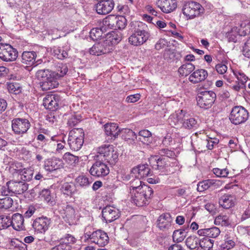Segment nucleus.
Listing matches in <instances>:
<instances>
[{
    "instance_id": "nucleus-14",
    "label": "nucleus",
    "mask_w": 250,
    "mask_h": 250,
    "mask_svg": "<svg viewBox=\"0 0 250 250\" xmlns=\"http://www.w3.org/2000/svg\"><path fill=\"white\" fill-rule=\"evenodd\" d=\"M89 173L96 177H103L109 173V169L107 165L101 160L95 162L89 169Z\"/></svg>"
},
{
    "instance_id": "nucleus-23",
    "label": "nucleus",
    "mask_w": 250,
    "mask_h": 250,
    "mask_svg": "<svg viewBox=\"0 0 250 250\" xmlns=\"http://www.w3.org/2000/svg\"><path fill=\"white\" fill-rule=\"evenodd\" d=\"M150 172V169L147 164L139 165L132 169L131 172L134 174L136 178H143L148 176Z\"/></svg>"
},
{
    "instance_id": "nucleus-39",
    "label": "nucleus",
    "mask_w": 250,
    "mask_h": 250,
    "mask_svg": "<svg viewBox=\"0 0 250 250\" xmlns=\"http://www.w3.org/2000/svg\"><path fill=\"white\" fill-rule=\"evenodd\" d=\"M62 158L66 163L72 166H75L79 162V157L70 152L65 153Z\"/></svg>"
},
{
    "instance_id": "nucleus-50",
    "label": "nucleus",
    "mask_w": 250,
    "mask_h": 250,
    "mask_svg": "<svg viewBox=\"0 0 250 250\" xmlns=\"http://www.w3.org/2000/svg\"><path fill=\"white\" fill-rule=\"evenodd\" d=\"M68 71V68L66 64L59 63L56 66V76L62 77L64 76Z\"/></svg>"
},
{
    "instance_id": "nucleus-8",
    "label": "nucleus",
    "mask_w": 250,
    "mask_h": 250,
    "mask_svg": "<svg viewBox=\"0 0 250 250\" xmlns=\"http://www.w3.org/2000/svg\"><path fill=\"white\" fill-rule=\"evenodd\" d=\"M86 239L91 240L92 243L97 244L100 247H104L108 243L109 238L106 233L97 230L92 233L86 232L84 234Z\"/></svg>"
},
{
    "instance_id": "nucleus-61",
    "label": "nucleus",
    "mask_w": 250,
    "mask_h": 250,
    "mask_svg": "<svg viewBox=\"0 0 250 250\" xmlns=\"http://www.w3.org/2000/svg\"><path fill=\"white\" fill-rule=\"evenodd\" d=\"M213 172L216 176L219 177H227L229 175V170L227 168L220 169L215 168L213 169Z\"/></svg>"
},
{
    "instance_id": "nucleus-20",
    "label": "nucleus",
    "mask_w": 250,
    "mask_h": 250,
    "mask_svg": "<svg viewBox=\"0 0 250 250\" xmlns=\"http://www.w3.org/2000/svg\"><path fill=\"white\" fill-rule=\"evenodd\" d=\"M64 164L62 160L53 157L44 162V167L46 171L52 172L63 167Z\"/></svg>"
},
{
    "instance_id": "nucleus-19",
    "label": "nucleus",
    "mask_w": 250,
    "mask_h": 250,
    "mask_svg": "<svg viewBox=\"0 0 250 250\" xmlns=\"http://www.w3.org/2000/svg\"><path fill=\"white\" fill-rule=\"evenodd\" d=\"M155 4L165 13L172 12L177 6L176 0H156Z\"/></svg>"
},
{
    "instance_id": "nucleus-55",
    "label": "nucleus",
    "mask_w": 250,
    "mask_h": 250,
    "mask_svg": "<svg viewBox=\"0 0 250 250\" xmlns=\"http://www.w3.org/2000/svg\"><path fill=\"white\" fill-rule=\"evenodd\" d=\"M13 199L9 197H6L0 199V208L8 209L11 208L13 205Z\"/></svg>"
},
{
    "instance_id": "nucleus-27",
    "label": "nucleus",
    "mask_w": 250,
    "mask_h": 250,
    "mask_svg": "<svg viewBox=\"0 0 250 250\" xmlns=\"http://www.w3.org/2000/svg\"><path fill=\"white\" fill-rule=\"evenodd\" d=\"M207 76L208 72L206 70L197 69L189 75L188 80L193 83H197L204 81Z\"/></svg>"
},
{
    "instance_id": "nucleus-28",
    "label": "nucleus",
    "mask_w": 250,
    "mask_h": 250,
    "mask_svg": "<svg viewBox=\"0 0 250 250\" xmlns=\"http://www.w3.org/2000/svg\"><path fill=\"white\" fill-rule=\"evenodd\" d=\"M36 57L35 51H24L21 56V62L23 64L30 66L35 63Z\"/></svg>"
},
{
    "instance_id": "nucleus-7",
    "label": "nucleus",
    "mask_w": 250,
    "mask_h": 250,
    "mask_svg": "<svg viewBox=\"0 0 250 250\" xmlns=\"http://www.w3.org/2000/svg\"><path fill=\"white\" fill-rule=\"evenodd\" d=\"M198 105L207 109L211 107L216 99V94L212 91H204L200 92L196 98Z\"/></svg>"
},
{
    "instance_id": "nucleus-1",
    "label": "nucleus",
    "mask_w": 250,
    "mask_h": 250,
    "mask_svg": "<svg viewBox=\"0 0 250 250\" xmlns=\"http://www.w3.org/2000/svg\"><path fill=\"white\" fill-rule=\"evenodd\" d=\"M131 27H133L132 34L128 38L129 42L134 46H140L146 42L150 35L146 30L147 26L144 23L139 21L132 22Z\"/></svg>"
},
{
    "instance_id": "nucleus-43",
    "label": "nucleus",
    "mask_w": 250,
    "mask_h": 250,
    "mask_svg": "<svg viewBox=\"0 0 250 250\" xmlns=\"http://www.w3.org/2000/svg\"><path fill=\"white\" fill-rule=\"evenodd\" d=\"M239 35L245 36L250 34V21H245L241 22L240 27L238 28Z\"/></svg>"
},
{
    "instance_id": "nucleus-10",
    "label": "nucleus",
    "mask_w": 250,
    "mask_h": 250,
    "mask_svg": "<svg viewBox=\"0 0 250 250\" xmlns=\"http://www.w3.org/2000/svg\"><path fill=\"white\" fill-rule=\"evenodd\" d=\"M149 162L153 168L162 170L161 173H160L161 175H168L170 172L174 173L176 170L168 171V166H166L165 158L157 155L151 156L149 158Z\"/></svg>"
},
{
    "instance_id": "nucleus-57",
    "label": "nucleus",
    "mask_w": 250,
    "mask_h": 250,
    "mask_svg": "<svg viewBox=\"0 0 250 250\" xmlns=\"http://www.w3.org/2000/svg\"><path fill=\"white\" fill-rule=\"evenodd\" d=\"M11 225L10 217L9 216L0 215V229H7Z\"/></svg>"
},
{
    "instance_id": "nucleus-44",
    "label": "nucleus",
    "mask_w": 250,
    "mask_h": 250,
    "mask_svg": "<svg viewBox=\"0 0 250 250\" xmlns=\"http://www.w3.org/2000/svg\"><path fill=\"white\" fill-rule=\"evenodd\" d=\"M199 238L195 236L188 237L186 240L187 246L190 250L197 249L199 246Z\"/></svg>"
},
{
    "instance_id": "nucleus-25",
    "label": "nucleus",
    "mask_w": 250,
    "mask_h": 250,
    "mask_svg": "<svg viewBox=\"0 0 250 250\" xmlns=\"http://www.w3.org/2000/svg\"><path fill=\"white\" fill-rule=\"evenodd\" d=\"M10 224L13 228L16 230L25 229L24 218L23 216L18 213L14 214L10 218Z\"/></svg>"
},
{
    "instance_id": "nucleus-60",
    "label": "nucleus",
    "mask_w": 250,
    "mask_h": 250,
    "mask_svg": "<svg viewBox=\"0 0 250 250\" xmlns=\"http://www.w3.org/2000/svg\"><path fill=\"white\" fill-rule=\"evenodd\" d=\"M233 73L234 75L236 77L238 81V82L242 83V84H245L248 80V77H247L245 74L240 71H234L233 70Z\"/></svg>"
},
{
    "instance_id": "nucleus-21",
    "label": "nucleus",
    "mask_w": 250,
    "mask_h": 250,
    "mask_svg": "<svg viewBox=\"0 0 250 250\" xmlns=\"http://www.w3.org/2000/svg\"><path fill=\"white\" fill-rule=\"evenodd\" d=\"M172 218L169 213H164L161 215L157 221V227L161 230H167L171 227Z\"/></svg>"
},
{
    "instance_id": "nucleus-41",
    "label": "nucleus",
    "mask_w": 250,
    "mask_h": 250,
    "mask_svg": "<svg viewBox=\"0 0 250 250\" xmlns=\"http://www.w3.org/2000/svg\"><path fill=\"white\" fill-rule=\"evenodd\" d=\"M18 171L21 179L25 182L30 181L33 178V171L30 168L20 169Z\"/></svg>"
},
{
    "instance_id": "nucleus-22",
    "label": "nucleus",
    "mask_w": 250,
    "mask_h": 250,
    "mask_svg": "<svg viewBox=\"0 0 250 250\" xmlns=\"http://www.w3.org/2000/svg\"><path fill=\"white\" fill-rule=\"evenodd\" d=\"M62 216L64 221L72 225L76 223V211L74 208L71 206L67 205L61 212Z\"/></svg>"
},
{
    "instance_id": "nucleus-34",
    "label": "nucleus",
    "mask_w": 250,
    "mask_h": 250,
    "mask_svg": "<svg viewBox=\"0 0 250 250\" xmlns=\"http://www.w3.org/2000/svg\"><path fill=\"white\" fill-rule=\"evenodd\" d=\"M61 189L63 194L70 197H72L77 192L76 187L73 183H64Z\"/></svg>"
},
{
    "instance_id": "nucleus-53",
    "label": "nucleus",
    "mask_w": 250,
    "mask_h": 250,
    "mask_svg": "<svg viewBox=\"0 0 250 250\" xmlns=\"http://www.w3.org/2000/svg\"><path fill=\"white\" fill-rule=\"evenodd\" d=\"M53 54L55 57L60 60H63L68 57L67 52L60 47H55Z\"/></svg>"
},
{
    "instance_id": "nucleus-26",
    "label": "nucleus",
    "mask_w": 250,
    "mask_h": 250,
    "mask_svg": "<svg viewBox=\"0 0 250 250\" xmlns=\"http://www.w3.org/2000/svg\"><path fill=\"white\" fill-rule=\"evenodd\" d=\"M235 198L231 194H225L219 198V204L224 208L229 209L234 206Z\"/></svg>"
},
{
    "instance_id": "nucleus-56",
    "label": "nucleus",
    "mask_w": 250,
    "mask_h": 250,
    "mask_svg": "<svg viewBox=\"0 0 250 250\" xmlns=\"http://www.w3.org/2000/svg\"><path fill=\"white\" fill-rule=\"evenodd\" d=\"M185 237V232H183L181 230H175L173 233L172 238L174 242H181L184 240Z\"/></svg>"
},
{
    "instance_id": "nucleus-33",
    "label": "nucleus",
    "mask_w": 250,
    "mask_h": 250,
    "mask_svg": "<svg viewBox=\"0 0 250 250\" xmlns=\"http://www.w3.org/2000/svg\"><path fill=\"white\" fill-rule=\"evenodd\" d=\"M214 242L213 240L206 237L199 239L197 250H210L213 247Z\"/></svg>"
},
{
    "instance_id": "nucleus-49",
    "label": "nucleus",
    "mask_w": 250,
    "mask_h": 250,
    "mask_svg": "<svg viewBox=\"0 0 250 250\" xmlns=\"http://www.w3.org/2000/svg\"><path fill=\"white\" fill-rule=\"evenodd\" d=\"M103 35V32L101 28H94L91 30L89 33L90 38L93 41L100 39Z\"/></svg>"
},
{
    "instance_id": "nucleus-40",
    "label": "nucleus",
    "mask_w": 250,
    "mask_h": 250,
    "mask_svg": "<svg viewBox=\"0 0 250 250\" xmlns=\"http://www.w3.org/2000/svg\"><path fill=\"white\" fill-rule=\"evenodd\" d=\"M182 125L185 128L191 129L197 127V121L194 118L191 117L188 118L184 114Z\"/></svg>"
},
{
    "instance_id": "nucleus-52",
    "label": "nucleus",
    "mask_w": 250,
    "mask_h": 250,
    "mask_svg": "<svg viewBox=\"0 0 250 250\" xmlns=\"http://www.w3.org/2000/svg\"><path fill=\"white\" fill-rule=\"evenodd\" d=\"M41 198L47 203L52 204L54 202L53 197H52L51 191L48 189H43L40 193Z\"/></svg>"
},
{
    "instance_id": "nucleus-16",
    "label": "nucleus",
    "mask_w": 250,
    "mask_h": 250,
    "mask_svg": "<svg viewBox=\"0 0 250 250\" xmlns=\"http://www.w3.org/2000/svg\"><path fill=\"white\" fill-rule=\"evenodd\" d=\"M120 215L119 210L113 206H107L102 210V217L106 223H111L116 220Z\"/></svg>"
},
{
    "instance_id": "nucleus-31",
    "label": "nucleus",
    "mask_w": 250,
    "mask_h": 250,
    "mask_svg": "<svg viewBox=\"0 0 250 250\" xmlns=\"http://www.w3.org/2000/svg\"><path fill=\"white\" fill-rule=\"evenodd\" d=\"M138 141L145 145H149L153 141L151 133L146 129L140 131L138 133Z\"/></svg>"
},
{
    "instance_id": "nucleus-58",
    "label": "nucleus",
    "mask_w": 250,
    "mask_h": 250,
    "mask_svg": "<svg viewBox=\"0 0 250 250\" xmlns=\"http://www.w3.org/2000/svg\"><path fill=\"white\" fill-rule=\"evenodd\" d=\"M61 240L62 241V243L70 246H71V245L75 244L77 241V239L70 234H66Z\"/></svg>"
},
{
    "instance_id": "nucleus-42",
    "label": "nucleus",
    "mask_w": 250,
    "mask_h": 250,
    "mask_svg": "<svg viewBox=\"0 0 250 250\" xmlns=\"http://www.w3.org/2000/svg\"><path fill=\"white\" fill-rule=\"evenodd\" d=\"M241 36L239 35L238 28L234 27L226 34V37L229 42H236L238 39Z\"/></svg>"
},
{
    "instance_id": "nucleus-32",
    "label": "nucleus",
    "mask_w": 250,
    "mask_h": 250,
    "mask_svg": "<svg viewBox=\"0 0 250 250\" xmlns=\"http://www.w3.org/2000/svg\"><path fill=\"white\" fill-rule=\"evenodd\" d=\"M183 118V110H181L178 112L171 114L168 119V122L171 126H174L178 125L179 123L182 124Z\"/></svg>"
},
{
    "instance_id": "nucleus-18",
    "label": "nucleus",
    "mask_w": 250,
    "mask_h": 250,
    "mask_svg": "<svg viewBox=\"0 0 250 250\" xmlns=\"http://www.w3.org/2000/svg\"><path fill=\"white\" fill-rule=\"evenodd\" d=\"M50 220L46 217L36 218L32 224V227L37 233L45 232L48 229Z\"/></svg>"
},
{
    "instance_id": "nucleus-54",
    "label": "nucleus",
    "mask_w": 250,
    "mask_h": 250,
    "mask_svg": "<svg viewBox=\"0 0 250 250\" xmlns=\"http://www.w3.org/2000/svg\"><path fill=\"white\" fill-rule=\"evenodd\" d=\"M127 25V20L124 16H116V29H124Z\"/></svg>"
},
{
    "instance_id": "nucleus-4",
    "label": "nucleus",
    "mask_w": 250,
    "mask_h": 250,
    "mask_svg": "<svg viewBox=\"0 0 250 250\" xmlns=\"http://www.w3.org/2000/svg\"><path fill=\"white\" fill-rule=\"evenodd\" d=\"M97 157L102 161L114 165L117 161L118 153L113 145H104L98 148Z\"/></svg>"
},
{
    "instance_id": "nucleus-63",
    "label": "nucleus",
    "mask_w": 250,
    "mask_h": 250,
    "mask_svg": "<svg viewBox=\"0 0 250 250\" xmlns=\"http://www.w3.org/2000/svg\"><path fill=\"white\" fill-rule=\"evenodd\" d=\"M242 51L244 56L250 59V37L244 43Z\"/></svg>"
},
{
    "instance_id": "nucleus-35",
    "label": "nucleus",
    "mask_w": 250,
    "mask_h": 250,
    "mask_svg": "<svg viewBox=\"0 0 250 250\" xmlns=\"http://www.w3.org/2000/svg\"><path fill=\"white\" fill-rule=\"evenodd\" d=\"M195 69V66L190 62L186 63L178 69V72L182 76H187Z\"/></svg>"
},
{
    "instance_id": "nucleus-37",
    "label": "nucleus",
    "mask_w": 250,
    "mask_h": 250,
    "mask_svg": "<svg viewBox=\"0 0 250 250\" xmlns=\"http://www.w3.org/2000/svg\"><path fill=\"white\" fill-rule=\"evenodd\" d=\"M197 142L200 144V146L198 147L199 149H201V151H203V149L206 147L209 150H211L213 148L214 145L217 144V142L216 141H213L212 139H210L209 140H198Z\"/></svg>"
},
{
    "instance_id": "nucleus-11",
    "label": "nucleus",
    "mask_w": 250,
    "mask_h": 250,
    "mask_svg": "<svg viewBox=\"0 0 250 250\" xmlns=\"http://www.w3.org/2000/svg\"><path fill=\"white\" fill-rule=\"evenodd\" d=\"M182 10L183 14L187 18L191 19L200 15L201 11L202 10V6L198 2L188 1L184 4Z\"/></svg>"
},
{
    "instance_id": "nucleus-59",
    "label": "nucleus",
    "mask_w": 250,
    "mask_h": 250,
    "mask_svg": "<svg viewBox=\"0 0 250 250\" xmlns=\"http://www.w3.org/2000/svg\"><path fill=\"white\" fill-rule=\"evenodd\" d=\"M75 180L77 184L83 187L88 186L91 183L88 178L84 175L78 176Z\"/></svg>"
},
{
    "instance_id": "nucleus-17",
    "label": "nucleus",
    "mask_w": 250,
    "mask_h": 250,
    "mask_svg": "<svg viewBox=\"0 0 250 250\" xmlns=\"http://www.w3.org/2000/svg\"><path fill=\"white\" fill-rule=\"evenodd\" d=\"M114 7V2L113 0H102L95 6L96 12L101 15L109 13Z\"/></svg>"
},
{
    "instance_id": "nucleus-15",
    "label": "nucleus",
    "mask_w": 250,
    "mask_h": 250,
    "mask_svg": "<svg viewBox=\"0 0 250 250\" xmlns=\"http://www.w3.org/2000/svg\"><path fill=\"white\" fill-rule=\"evenodd\" d=\"M61 101L60 95L54 94L47 95L43 100V105L47 109L56 111L59 107Z\"/></svg>"
},
{
    "instance_id": "nucleus-30",
    "label": "nucleus",
    "mask_w": 250,
    "mask_h": 250,
    "mask_svg": "<svg viewBox=\"0 0 250 250\" xmlns=\"http://www.w3.org/2000/svg\"><path fill=\"white\" fill-rule=\"evenodd\" d=\"M105 133L107 136L117 138L120 132L117 124L115 123H107L104 125Z\"/></svg>"
},
{
    "instance_id": "nucleus-62",
    "label": "nucleus",
    "mask_w": 250,
    "mask_h": 250,
    "mask_svg": "<svg viewBox=\"0 0 250 250\" xmlns=\"http://www.w3.org/2000/svg\"><path fill=\"white\" fill-rule=\"evenodd\" d=\"M235 246V242L230 239H227L220 245L221 250H229Z\"/></svg>"
},
{
    "instance_id": "nucleus-51",
    "label": "nucleus",
    "mask_w": 250,
    "mask_h": 250,
    "mask_svg": "<svg viewBox=\"0 0 250 250\" xmlns=\"http://www.w3.org/2000/svg\"><path fill=\"white\" fill-rule=\"evenodd\" d=\"M140 178H136L130 182V192L132 191L138 190V188H142L145 184L142 185V182Z\"/></svg>"
},
{
    "instance_id": "nucleus-36",
    "label": "nucleus",
    "mask_w": 250,
    "mask_h": 250,
    "mask_svg": "<svg viewBox=\"0 0 250 250\" xmlns=\"http://www.w3.org/2000/svg\"><path fill=\"white\" fill-rule=\"evenodd\" d=\"M122 138L125 141H134L137 139V136L131 129L124 128L121 130L120 132Z\"/></svg>"
},
{
    "instance_id": "nucleus-2",
    "label": "nucleus",
    "mask_w": 250,
    "mask_h": 250,
    "mask_svg": "<svg viewBox=\"0 0 250 250\" xmlns=\"http://www.w3.org/2000/svg\"><path fill=\"white\" fill-rule=\"evenodd\" d=\"M130 192L131 202L138 207L148 205L152 196L153 190L147 185H144L142 188Z\"/></svg>"
},
{
    "instance_id": "nucleus-46",
    "label": "nucleus",
    "mask_w": 250,
    "mask_h": 250,
    "mask_svg": "<svg viewBox=\"0 0 250 250\" xmlns=\"http://www.w3.org/2000/svg\"><path fill=\"white\" fill-rule=\"evenodd\" d=\"M7 89L8 91L14 94H18L21 92V87L17 83H7Z\"/></svg>"
},
{
    "instance_id": "nucleus-45",
    "label": "nucleus",
    "mask_w": 250,
    "mask_h": 250,
    "mask_svg": "<svg viewBox=\"0 0 250 250\" xmlns=\"http://www.w3.org/2000/svg\"><path fill=\"white\" fill-rule=\"evenodd\" d=\"M214 224L216 225L228 226L229 225L230 222L228 216L220 214L215 217Z\"/></svg>"
},
{
    "instance_id": "nucleus-5",
    "label": "nucleus",
    "mask_w": 250,
    "mask_h": 250,
    "mask_svg": "<svg viewBox=\"0 0 250 250\" xmlns=\"http://www.w3.org/2000/svg\"><path fill=\"white\" fill-rule=\"evenodd\" d=\"M84 132L82 128H74L69 133L68 144L74 151L79 150L83 144Z\"/></svg>"
},
{
    "instance_id": "nucleus-64",
    "label": "nucleus",
    "mask_w": 250,
    "mask_h": 250,
    "mask_svg": "<svg viewBox=\"0 0 250 250\" xmlns=\"http://www.w3.org/2000/svg\"><path fill=\"white\" fill-rule=\"evenodd\" d=\"M159 154L162 156H166L168 158H174L175 156V153L174 151L167 148L160 149Z\"/></svg>"
},
{
    "instance_id": "nucleus-3",
    "label": "nucleus",
    "mask_w": 250,
    "mask_h": 250,
    "mask_svg": "<svg viewBox=\"0 0 250 250\" xmlns=\"http://www.w3.org/2000/svg\"><path fill=\"white\" fill-rule=\"evenodd\" d=\"M28 188V184L21 181L12 180L6 183L5 186H3L0 189V193L4 196L21 194L25 192Z\"/></svg>"
},
{
    "instance_id": "nucleus-9",
    "label": "nucleus",
    "mask_w": 250,
    "mask_h": 250,
    "mask_svg": "<svg viewBox=\"0 0 250 250\" xmlns=\"http://www.w3.org/2000/svg\"><path fill=\"white\" fill-rule=\"evenodd\" d=\"M18 56V52L15 48L9 44L0 43V59L4 62H13Z\"/></svg>"
},
{
    "instance_id": "nucleus-47",
    "label": "nucleus",
    "mask_w": 250,
    "mask_h": 250,
    "mask_svg": "<svg viewBox=\"0 0 250 250\" xmlns=\"http://www.w3.org/2000/svg\"><path fill=\"white\" fill-rule=\"evenodd\" d=\"M213 183L211 180H206L200 182L197 185V190L199 192H203L209 188Z\"/></svg>"
},
{
    "instance_id": "nucleus-24",
    "label": "nucleus",
    "mask_w": 250,
    "mask_h": 250,
    "mask_svg": "<svg viewBox=\"0 0 250 250\" xmlns=\"http://www.w3.org/2000/svg\"><path fill=\"white\" fill-rule=\"evenodd\" d=\"M40 85L43 91H47L57 87L59 85V82L56 76L55 72H54L51 75V76L49 77L47 80L40 83Z\"/></svg>"
},
{
    "instance_id": "nucleus-6",
    "label": "nucleus",
    "mask_w": 250,
    "mask_h": 250,
    "mask_svg": "<svg viewBox=\"0 0 250 250\" xmlns=\"http://www.w3.org/2000/svg\"><path fill=\"white\" fill-rule=\"evenodd\" d=\"M249 117V112L245 108L242 106H235L231 109L229 119L232 124L239 125L245 123Z\"/></svg>"
},
{
    "instance_id": "nucleus-48",
    "label": "nucleus",
    "mask_w": 250,
    "mask_h": 250,
    "mask_svg": "<svg viewBox=\"0 0 250 250\" xmlns=\"http://www.w3.org/2000/svg\"><path fill=\"white\" fill-rule=\"evenodd\" d=\"M116 16L110 15L104 21V25L110 29H116Z\"/></svg>"
},
{
    "instance_id": "nucleus-38",
    "label": "nucleus",
    "mask_w": 250,
    "mask_h": 250,
    "mask_svg": "<svg viewBox=\"0 0 250 250\" xmlns=\"http://www.w3.org/2000/svg\"><path fill=\"white\" fill-rule=\"evenodd\" d=\"M54 72L49 69L39 70L36 73V77L40 81V83H42L47 80V79L51 76Z\"/></svg>"
},
{
    "instance_id": "nucleus-12",
    "label": "nucleus",
    "mask_w": 250,
    "mask_h": 250,
    "mask_svg": "<svg viewBox=\"0 0 250 250\" xmlns=\"http://www.w3.org/2000/svg\"><path fill=\"white\" fill-rule=\"evenodd\" d=\"M113 50V45L110 41L105 40L95 43L90 49L89 53L93 55L99 56L109 53Z\"/></svg>"
},
{
    "instance_id": "nucleus-29",
    "label": "nucleus",
    "mask_w": 250,
    "mask_h": 250,
    "mask_svg": "<svg viewBox=\"0 0 250 250\" xmlns=\"http://www.w3.org/2000/svg\"><path fill=\"white\" fill-rule=\"evenodd\" d=\"M220 230L216 227L210 228L200 229L197 233L200 236H205L208 238H215L217 237L220 233Z\"/></svg>"
},
{
    "instance_id": "nucleus-13",
    "label": "nucleus",
    "mask_w": 250,
    "mask_h": 250,
    "mask_svg": "<svg viewBox=\"0 0 250 250\" xmlns=\"http://www.w3.org/2000/svg\"><path fill=\"white\" fill-rule=\"evenodd\" d=\"M30 127V123L26 119L15 118L12 121V128L14 132L18 135L26 133Z\"/></svg>"
}]
</instances>
